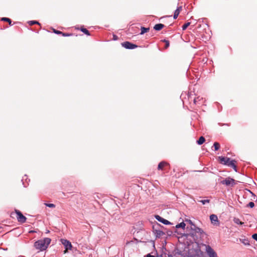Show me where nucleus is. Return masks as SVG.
<instances>
[{"label": "nucleus", "instance_id": "nucleus-32", "mask_svg": "<svg viewBox=\"0 0 257 257\" xmlns=\"http://www.w3.org/2000/svg\"><path fill=\"white\" fill-rule=\"evenodd\" d=\"M144 257H155V256L149 253V254H148L146 256H144Z\"/></svg>", "mask_w": 257, "mask_h": 257}, {"label": "nucleus", "instance_id": "nucleus-14", "mask_svg": "<svg viewBox=\"0 0 257 257\" xmlns=\"http://www.w3.org/2000/svg\"><path fill=\"white\" fill-rule=\"evenodd\" d=\"M141 32L140 33L141 35H143L145 33H147L149 31L150 28H145L144 27H142L141 28Z\"/></svg>", "mask_w": 257, "mask_h": 257}, {"label": "nucleus", "instance_id": "nucleus-7", "mask_svg": "<svg viewBox=\"0 0 257 257\" xmlns=\"http://www.w3.org/2000/svg\"><path fill=\"white\" fill-rule=\"evenodd\" d=\"M122 46L125 48L129 49H133L138 47L136 45L132 44L131 42L127 41L122 43Z\"/></svg>", "mask_w": 257, "mask_h": 257}, {"label": "nucleus", "instance_id": "nucleus-6", "mask_svg": "<svg viewBox=\"0 0 257 257\" xmlns=\"http://www.w3.org/2000/svg\"><path fill=\"white\" fill-rule=\"evenodd\" d=\"M15 211L17 215V218L18 221L22 223L25 222L27 219L26 217L19 210H16Z\"/></svg>", "mask_w": 257, "mask_h": 257}, {"label": "nucleus", "instance_id": "nucleus-2", "mask_svg": "<svg viewBox=\"0 0 257 257\" xmlns=\"http://www.w3.org/2000/svg\"><path fill=\"white\" fill-rule=\"evenodd\" d=\"M220 163L227 165L229 167H231L236 172V166L235 165L236 161L235 160H230L229 158L224 157H219Z\"/></svg>", "mask_w": 257, "mask_h": 257}, {"label": "nucleus", "instance_id": "nucleus-30", "mask_svg": "<svg viewBox=\"0 0 257 257\" xmlns=\"http://www.w3.org/2000/svg\"><path fill=\"white\" fill-rule=\"evenodd\" d=\"M252 238L257 241V234L256 233H254L252 235Z\"/></svg>", "mask_w": 257, "mask_h": 257}, {"label": "nucleus", "instance_id": "nucleus-16", "mask_svg": "<svg viewBox=\"0 0 257 257\" xmlns=\"http://www.w3.org/2000/svg\"><path fill=\"white\" fill-rule=\"evenodd\" d=\"M194 230L197 233H199L200 234L204 233L203 230L201 228L197 227L195 226V225H194Z\"/></svg>", "mask_w": 257, "mask_h": 257}, {"label": "nucleus", "instance_id": "nucleus-9", "mask_svg": "<svg viewBox=\"0 0 257 257\" xmlns=\"http://www.w3.org/2000/svg\"><path fill=\"white\" fill-rule=\"evenodd\" d=\"M203 102V99L202 97L199 96L196 97L194 99L193 103L196 105H200Z\"/></svg>", "mask_w": 257, "mask_h": 257}, {"label": "nucleus", "instance_id": "nucleus-5", "mask_svg": "<svg viewBox=\"0 0 257 257\" xmlns=\"http://www.w3.org/2000/svg\"><path fill=\"white\" fill-rule=\"evenodd\" d=\"M61 242L65 247V252H66L67 250H71L72 249V246L71 243L69 240L65 239H61Z\"/></svg>", "mask_w": 257, "mask_h": 257}, {"label": "nucleus", "instance_id": "nucleus-24", "mask_svg": "<svg viewBox=\"0 0 257 257\" xmlns=\"http://www.w3.org/2000/svg\"><path fill=\"white\" fill-rule=\"evenodd\" d=\"M162 41L165 43V49L168 48L170 45L169 41L166 40H162Z\"/></svg>", "mask_w": 257, "mask_h": 257}, {"label": "nucleus", "instance_id": "nucleus-1", "mask_svg": "<svg viewBox=\"0 0 257 257\" xmlns=\"http://www.w3.org/2000/svg\"><path fill=\"white\" fill-rule=\"evenodd\" d=\"M51 239L48 237L38 240L35 242L34 246L36 249L40 251L45 250L51 243Z\"/></svg>", "mask_w": 257, "mask_h": 257}, {"label": "nucleus", "instance_id": "nucleus-31", "mask_svg": "<svg viewBox=\"0 0 257 257\" xmlns=\"http://www.w3.org/2000/svg\"><path fill=\"white\" fill-rule=\"evenodd\" d=\"M242 242L245 244V245H249V242L248 241V240H244L243 241H242Z\"/></svg>", "mask_w": 257, "mask_h": 257}, {"label": "nucleus", "instance_id": "nucleus-12", "mask_svg": "<svg viewBox=\"0 0 257 257\" xmlns=\"http://www.w3.org/2000/svg\"><path fill=\"white\" fill-rule=\"evenodd\" d=\"M182 7H179L175 11L174 14V19H176L177 18L178 15H179L180 12L182 11Z\"/></svg>", "mask_w": 257, "mask_h": 257}, {"label": "nucleus", "instance_id": "nucleus-8", "mask_svg": "<svg viewBox=\"0 0 257 257\" xmlns=\"http://www.w3.org/2000/svg\"><path fill=\"white\" fill-rule=\"evenodd\" d=\"M155 218L157 220L164 223V224L167 225L171 224V223L168 220L162 218V217L158 215H156Z\"/></svg>", "mask_w": 257, "mask_h": 257}, {"label": "nucleus", "instance_id": "nucleus-25", "mask_svg": "<svg viewBox=\"0 0 257 257\" xmlns=\"http://www.w3.org/2000/svg\"><path fill=\"white\" fill-rule=\"evenodd\" d=\"M45 205L46 206L49 207L50 208H54V207H55V205L54 204H52V203H45Z\"/></svg>", "mask_w": 257, "mask_h": 257}, {"label": "nucleus", "instance_id": "nucleus-17", "mask_svg": "<svg viewBox=\"0 0 257 257\" xmlns=\"http://www.w3.org/2000/svg\"><path fill=\"white\" fill-rule=\"evenodd\" d=\"M1 20L2 21H5V22H8L10 26L13 25V24H12L11 20L10 19L8 18H5V17L2 18Z\"/></svg>", "mask_w": 257, "mask_h": 257}, {"label": "nucleus", "instance_id": "nucleus-11", "mask_svg": "<svg viewBox=\"0 0 257 257\" xmlns=\"http://www.w3.org/2000/svg\"><path fill=\"white\" fill-rule=\"evenodd\" d=\"M168 165V164L167 162L162 161L159 164L158 166V169L163 170H164L165 168Z\"/></svg>", "mask_w": 257, "mask_h": 257}, {"label": "nucleus", "instance_id": "nucleus-26", "mask_svg": "<svg viewBox=\"0 0 257 257\" xmlns=\"http://www.w3.org/2000/svg\"><path fill=\"white\" fill-rule=\"evenodd\" d=\"M199 202H201L203 204H205L206 203H209L210 200L206 199V200H202L200 201H199Z\"/></svg>", "mask_w": 257, "mask_h": 257}, {"label": "nucleus", "instance_id": "nucleus-22", "mask_svg": "<svg viewBox=\"0 0 257 257\" xmlns=\"http://www.w3.org/2000/svg\"><path fill=\"white\" fill-rule=\"evenodd\" d=\"M214 148H215V151H217L220 148V144L217 143V142H215L214 143Z\"/></svg>", "mask_w": 257, "mask_h": 257}, {"label": "nucleus", "instance_id": "nucleus-3", "mask_svg": "<svg viewBox=\"0 0 257 257\" xmlns=\"http://www.w3.org/2000/svg\"><path fill=\"white\" fill-rule=\"evenodd\" d=\"M205 247V250L209 257H218L216 252L209 245H204Z\"/></svg>", "mask_w": 257, "mask_h": 257}, {"label": "nucleus", "instance_id": "nucleus-4", "mask_svg": "<svg viewBox=\"0 0 257 257\" xmlns=\"http://www.w3.org/2000/svg\"><path fill=\"white\" fill-rule=\"evenodd\" d=\"M221 183L226 186H234L235 184V181L234 179L228 177L221 181Z\"/></svg>", "mask_w": 257, "mask_h": 257}, {"label": "nucleus", "instance_id": "nucleus-21", "mask_svg": "<svg viewBox=\"0 0 257 257\" xmlns=\"http://www.w3.org/2000/svg\"><path fill=\"white\" fill-rule=\"evenodd\" d=\"M28 24L32 26L33 25H34V24H38L39 25H40V24L39 23V22L38 21H29L28 22Z\"/></svg>", "mask_w": 257, "mask_h": 257}, {"label": "nucleus", "instance_id": "nucleus-15", "mask_svg": "<svg viewBox=\"0 0 257 257\" xmlns=\"http://www.w3.org/2000/svg\"><path fill=\"white\" fill-rule=\"evenodd\" d=\"M205 141V139L203 137H201L199 138V140L197 141V143L200 145L203 144Z\"/></svg>", "mask_w": 257, "mask_h": 257}, {"label": "nucleus", "instance_id": "nucleus-10", "mask_svg": "<svg viewBox=\"0 0 257 257\" xmlns=\"http://www.w3.org/2000/svg\"><path fill=\"white\" fill-rule=\"evenodd\" d=\"M210 219L212 222V223L214 224H216L217 222H218V219L217 215L215 214H212L210 216Z\"/></svg>", "mask_w": 257, "mask_h": 257}, {"label": "nucleus", "instance_id": "nucleus-33", "mask_svg": "<svg viewBox=\"0 0 257 257\" xmlns=\"http://www.w3.org/2000/svg\"><path fill=\"white\" fill-rule=\"evenodd\" d=\"M117 39V37L116 35H113V40H116Z\"/></svg>", "mask_w": 257, "mask_h": 257}, {"label": "nucleus", "instance_id": "nucleus-28", "mask_svg": "<svg viewBox=\"0 0 257 257\" xmlns=\"http://www.w3.org/2000/svg\"><path fill=\"white\" fill-rule=\"evenodd\" d=\"M61 35L64 36V37H68V36H72V34H69V33H63L62 32V33H61Z\"/></svg>", "mask_w": 257, "mask_h": 257}, {"label": "nucleus", "instance_id": "nucleus-18", "mask_svg": "<svg viewBox=\"0 0 257 257\" xmlns=\"http://www.w3.org/2000/svg\"><path fill=\"white\" fill-rule=\"evenodd\" d=\"M80 31L87 36L90 35L89 32L86 29H85L84 28H81L80 29Z\"/></svg>", "mask_w": 257, "mask_h": 257}, {"label": "nucleus", "instance_id": "nucleus-35", "mask_svg": "<svg viewBox=\"0 0 257 257\" xmlns=\"http://www.w3.org/2000/svg\"><path fill=\"white\" fill-rule=\"evenodd\" d=\"M189 222H190V223L192 224V222H191V220H189Z\"/></svg>", "mask_w": 257, "mask_h": 257}, {"label": "nucleus", "instance_id": "nucleus-34", "mask_svg": "<svg viewBox=\"0 0 257 257\" xmlns=\"http://www.w3.org/2000/svg\"><path fill=\"white\" fill-rule=\"evenodd\" d=\"M224 125H227L228 126V124H223L222 125H221V126H224Z\"/></svg>", "mask_w": 257, "mask_h": 257}, {"label": "nucleus", "instance_id": "nucleus-29", "mask_svg": "<svg viewBox=\"0 0 257 257\" xmlns=\"http://www.w3.org/2000/svg\"><path fill=\"white\" fill-rule=\"evenodd\" d=\"M53 32L54 33H55L56 34H58V35H60V34L61 35V33H62L61 31L56 30L55 29H53Z\"/></svg>", "mask_w": 257, "mask_h": 257}, {"label": "nucleus", "instance_id": "nucleus-13", "mask_svg": "<svg viewBox=\"0 0 257 257\" xmlns=\"http://www.w3.org/2000/svg\"><path fill=\"white\" fill-rule=\"evenodd\" d=\"M165 27V25L162 24H158L155 25L154 29L156 31H160Z\"/></svg>", "mask_w": 257, "mask_h": 257}, {"label": "nucleus", "instance_id": "nucleus-20", "mask_svg": "<svg viewBox=\"0 0 257 257\" xmlns=\"http://www.w3.org/2000/svg\"><path fill=\"white\" fill-rule=\"evenodd\" d=\"M185 225H186L185 223L184 222H182L176 225V227L177 228H180V227L184 228L185 227Z\"/></svg>", "mask_w": 257, "mask_h": 257}, {"label": "nucleus", "instance_id": "nucleus-23", "mask_svg": "<svg viewBox=\"0 0 257 257\" xmlns=\"http://www.w3.org/2000/svg\"><path fill=\"white\" fill-rule=\"evenodd\" d=\"M190 22H188V23H185L184 25H183L182 26V30H185L187 29V28L190 26Z\"/></svg>", "mask_w": 257, "mask_h": 257}, {"label": "nucleus", "instance_id": "nucleus-19", "mask_svg": "<svg viewBox=\"0 0 257 257\" xmlns=\"http://www.w3.org/2000/svg\"><path fill=\"white\" fill-rule=\"evenodd\" d=\"M233 221L235 223L237 224L242 225L243 223V222H241L238 218H234L233 219Z\"/></svg>", "mask_w": 257, "mask_h": 257}, {"label": "nucleus", "instance_id": "nucleus-27", "mask_svg": "<svg viewBox=\"0 0 257 257\" xmlns=\"http://www.w3.org/2000/svg\"><path fill=\"white\" fill-rule=\"evenodd\" d=\"M247 207H249L250 208H252L254 206V203L253 202H250L247 205Z\"/></svg>", "mask_w": 257, "mask_h": 257}]
</instances>
